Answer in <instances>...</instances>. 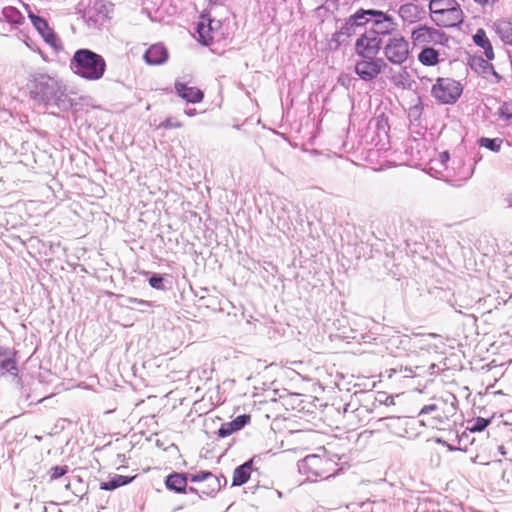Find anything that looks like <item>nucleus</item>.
<instances>
[{
    "label": "nucleus",
    "instance_id": "f257e3e1",
    "mask_svg": "<svg viewBox=\"0 0 512 512\" xmlns=\"http://www.w3.org/2000/svg\"><path fill=\"white\" fill-rule=\"evenodd\" d=\"M30 98L45 108H57L67 112L76 104L69 96L68 88L57 77L48 74H36L28 83Z\"/></svg>",
    "mask_w": 512,
    "mask_h": 512
},
{
    "label": "nucleus",
    "instance_id": "f03ea898",
    "mask_svg": "<svg viewBox=\"0 0 512 512\" xmlns=\"http://www.w3.org/2000/svg\"><path fill=\"white\" fill-rule=\"evenodd\" d=\"M69 67L80 78L96 81L104 76L107 66L102 55L88 48H80L74 52Z\"/></svg>",
    "mask_w": 512,
    "mask_h": 512
},
{
    "label": "nucleus",
    "instance_id": "7ed1b4c3",
    "mask_svg": "<svg viewBox=\"0 0 512 512\" xmlns=\"http://www.w3.org/2000/svg\"><path fill=\"white\" fill-rule=\"evenodd\" d=\"M297 467L308 481H317L334 476L336 463L325 454H311L299 460Z\"/></svg>",
    "mask_w": 512,
    "mask_h": 512
},
{
    "label": "nucleus",
    "instance_id": "20e7f679",
    "mask_svg": "<svg viewBox=\"0 0 512 512\" xmlns=\"http://www.w3.org/2000/svg\"><path fill=\"white\" fill-rule=\"evenodd\" d=\"M364 16V26H370L367 29L368 35H377L381 38L397 30V23L388 13L376 9H364Z\"/></svg>",
    "mask_w": 512,
    "mask_h": 512
},
{
    "label": "nucleus",
    "instance_id": "39448f33",
    "mask_svg": "<svg viewBox=\"0 0 512 512\" xmlns=\"http://www.w3.org/2000/svg\"><path fill=\"white\" fill-rule=\"evenodd\" d=\"M16 356V350L0 345V377H4L8 374L12 375L17 385L20 386L22 395L25 397L26 401H29L31 396L27 393V389L23 386L22 379L18 375L19 369Z\"/></svg>",
    "mask_w": 512,
    "mask_h": 512
},
{
    "label": "nucleus",
    "instance_id": "423d86ee",
    "mask_svg": "<svg viewBox=\"0 0 512 512\" xmlns=\"http://www.w3.org/2000/svg\"><path fill=\"white\" fill-rule=\"evenodd\" d=\"M463 88L461 84L452 78H441L436 80L432 86V95L443 104H454L461 96Z\"/></svg>",
    "mask_w": 512,
    "mask_h": 512
},
{
    "label": "nucleus",
    "instance_id": "0eeeda50",
    "mask_svg": "<svg viewBox=\"0 0 512 512\" xmlns=\"http://www.w3.org/2000/svg\"><path fill=\"white\" fill-rule=\"evenodd\" d=\"M364 9L361 8L352 14L338 31L332 34L330 45L334 49H338L343 43H345L350 37L356 33L357 27L364 26Z\"/></svg>",
    "mask_w": 512,
    "mask_h": 512
},
{
    "label": "nucleus",
    "instance_id": "6e6552de",
    "mask_svg": "<svg viewBox=\"0 0 512 512\" xmlns=\"http://www.w3.org/2000/svg\"><path fill=\"white\" fill-rule=\"evenodd\" d=\"M386 59L395 65H401L408 59L410 50L408 41L400 34L391 36L383 46Z\"/></svg>",
    "mask_w": 512,
    "mask_h": 512
},
{
    "label": "nucleus",
    "instance_id": "1a4fd4ad",
    "mask_svg": "<svg viewBox=\"0 0 512 512\" xmlns=\"http://www.w3.org/2000/svg\"><path fill=\"white\" fill-rule=\"evenodd\" d=\"M361 59L356 61L354 71L357 76L366 82L373 81L387 67V63L376 56H359Z\"/></svg>",
    "mask_w": 512,
    "mask_h": 512
},
{
    "label": "nucleus",
    "instance_id": "9d476101",
    "mask_svg": "<svg viewBox=\"0 0 512 512\" xmlns=\"http://www.w3.org/2000/svg\"><path fill=\"white\" fill-rule=\"evenodd\" d=\"M187 483H199L208 482V488L210 492H206L207 497H214L223 486L226 485L227 480L223 475L216 476L210 471H199L194 474L186 473Z\"/></svg>",
    "mask_w": 512,
    "mask_h": 512
},
{
    "label": "nucleus",
    "instance_id": "9b49d317",
    "mask_svg": "<svg viewBox=\"0 0 512 512\" xmlns=\"http://www.w3.org/2000/svg\"><path fill=\"white\" fill-rule=\"evenodd\" d=\"M382 48V39L377 35H368L366 30L355 43V51L358 56L377 57Z\"/></svg>",
    "mask_w": 512,
    "mask_h": 512
},
{
    "label": "nucleus",
    "instance_id": "f8f14e48",
    "mask_svg": "<svg viewBox=\"0 0 512 512\" xmlns=\"http://www.w3.org/2000/svg\"><path fill=\"white\" fill-rule=\"evenodd\" d=\"M435 22L438 26L454 27L463 22V12L457 2L447 9H438L434 11Z\"/></svg>",
    "mask_w": 512,
    "mask_h": 512
},
{
    "label": "nucleus",
    "instance_id": "ddd939ff",
    "mask_svg": "<svg viewBox=\"0 0 512 512\" xmlns=\"http://www.w3.org/2000/svg\"><path fill=\"white\" fill-rule=\"evenodd\" d=\"M445 37V33L432 27L418 26L412 31L411 38L414 45L438 43Z\"/></svg>",
    "mask_w": 512,
    "mask_h": 512
},
{
    "label": "nucleus",
    "instance_id": "4468645a",
    "mask_svg": "<svg viewBox=\"0 0 512 512\" xmlns=\"http://www.w3.org/2000/svg\"><path fill=\"white\" fill-rule=\"evenodd\" d=\"M489 61L490 60L487 58L484 59L481 56H475L470 60V66L475 72L482 75V77L486 79H488V75H491L493 77L491 82L498 84L501 82L502 76L494 69V66L489 63Z\"/></svg>",
    "mask_w": 512,
    "mask_h": 512
},
{
    "label": "nucleus",
    "instance_id": "2eb2a0df",
    "mask_svg": "<svg viewBox=\"0 0 512 512\" xmlns=\"http://www.w3.org/2000/svg\"><path fill=\"white\" fill-rule=\"evenodd\" d=\"M174 89L177 96L188 103H200L204 98V93L202 90L197 87H189L186 83L180 80L175 81Z\"/></svg>",
    "mask_w": 512,
    "mask_h": 512
},
{
    "label": "nucleus",
    "instance_id": "dca6fc26",
    "mask_svg": "<svg viewBox=\"0 0 512 512\" xmlns=\"http://www.w3.org/2000/svg\"><path fill=\"white\" fill-rule=\"evenodd\" d=\"M398 14L404 22L412 24L423 19L426 11L421 5L406 3L400 6Z\"/></svg>",
    "mask_w": 512,
    "mask_h": 512
},
{
    "label": "nucleus",
    "instance_id": "f3484780",
    "mask_svg": "<svg viewBox=\"0 0 512 512\" xmlns=\"http://www.w3.org/2000/svg\"><path fill=\"white\" fill-rule=\"evenodd\" d=\"M169 57L168 50L160 43L151 45L144 53L143 58L148 65H162Z\"/></svg>",
    "mask_w": 512,
    "mask_h": 512
},
{
    "label": "nucleus",
    "instance_id": "a211bd4d",
    "mask_svg": "<svg viewBox=\"0 0 512 512\" xmlns=\"http://www.w3.org/2000/svg\"><path fill=\"white\" fill-rule=\"evenodd\" d=\"M250 419V415L242 414L230 422L223 423L217 431L218 437L225 438L243 429L250 422Z\"/></svg>",
    "mask_w": 512,
    "mask_h": 512
},
{
    "label": "nucleus",
    "instance_id": "6ab92c4d",
    "mask_svg": "<svg viewBox=\"0 0 512 512\" xmlns=\"http://www.w3.org/2000/svg\"><path fill=\"white\" fill-rule=\"evenodd\" d=\"M165 487L178 494L187 493V478L185 472H172L165 477Z\"/></svg>",
    "mask_w": 512,
    "mask_h": 512
},
{
    "label": "nucleus",
    "instance_id": "aec40b11",
    "mask_svg": "<svg viewBox=\"0 0 512 512\" xmlns=\"http://www.w3.org/2000/svg\"><path fill=\"white\" fill-rule=\"evenodd\" d=\"M254 459L255 457L247 460L235 468L232 477V486L238 487L247 483L253 471Z\"/></svg>",
    "mask_w": 512,
    "mask_h": 512
},
{
    "label": "nucleus",
    "instance_id": "412c9836",
    "mask_svg": "<svg viewBox=\"0 0 512 512\" xmlns=\"http://www.w3.org/2000/svg\"><path fill=\"white\" fill-rule=\"evenodd\" d=\"M135 478L136 476L114 474L109 477L108 481H103L100 483V489L105 491H113L119 487L130 484Z\"/></svg>",
    "mask_w": 512,
    "mask_h": 512
},
{
    "label": "nucleus",
    "instance_id": "4be33fe9",
    "mask_svg": "<svg viewBox=\"0 0 512 512\" xmlns=\"http://www.w3.org/2000/svg\"><path fill=\"white\" fill-rule=\"evenodd\" d=\"M474 43L484 50V54L488 60L494 59V51L490 40L488 39L484 29L479 28L473 35Z\"/></svg>",
    "mask_w": 512,
    "mask_h": 512
},
{
    "label": "nucleus",
    "instance_id": "5701e85b",
    "mask_svg": "<svg viewBox=\"0 0 512 512\" xmlns=\"http://www.w3.org/2000/svg\"><path fill=\"white\" fill-rule=\"evenodd\" d=\"M495 31L500 39L508 45H512V20L499 19L494 23Z\"/></svg>",
    "mask_w": 512,
    "mask_h": 512
},
{
    "label": "nucleus",
    "instance_id": "b1692460",
    "mask_svg": "<svg viewBox=\"0 0 512 512\" xmlns=\"http://www.w3.org/2000/svg\"><path fill=\"white\" fill-rule=\"evenodd\" d=\"M418 61L424 66H435L439 63V51L431 46H424L418 54Z\"/></svg>",
    "mask_w": 512,
    "mask_h": 512
},
{
    "label": "nucleus",
    "instance_id": "393cba45",
    "mask_svg": "<svg viewBox=\"0 0 512 512\" xmlns=\"http://www.w3.org/2000/svg\"><path fill=\"white\" fill-rule=\"evenodd\" d=\"M380 421L384 423L387 429L396 435L401 436L402 432H406V429L403 427L405 424V418L389 416L381 418Z\"/></svg>",
    "mask_w": 512,
    "mask_h": 512
},
{
    "label": "nucleus",
    "instance_id": "a878e982",
    "mask_svg": "<svg viewBox=\"0 0 512 512\" xmlns=\"http://www.w3.org/2000/svg\"><path fill=\"white\" fill-rule=\"evenodd\" d=\"M446 402L445 406H442L443 408L440 409V413L435 415V419H448L449 417H452L456 414L457 410V399L454 395H450L448 399H444Z\"/></svg>",
    "mask_w": 512,
    "mask_h": 512
},
{
    "label": "nucleus",
    "instance_id": "bb28decb",
    "mask_svg": "<svg viewBox=\"0 0 512 512\" xmlns=\"http://www.w3.org/2000/svg\"><path fill=\"white\" fill-rule=\"evenodd\" d=\"M2 15L8 22L13 24H21L22 21L24 20V17L21 14V12L17 8L12 6L4 7L2 10Z\"/></svg>",
    "mask_w": 512,
    "mask_h": 512
},
{
    "label": "nucleus",
    "instance_id": "cd10ccee",
    "mask_svg": "<svg viewBox=\"0 0 512 512\" xmlns=\"http://www.w3.org/2000/svg\"><path fill=\"white\" fill-rule=\"evenodd\" d=\"M498 118L506 123L512 121V100L503 101L498 110H497Z\"/></svg>",
    "mask_w": 512,
    "mask_h": 512
},
{
    "label": "nucleus",
    "instance_id": "c85d7f7f",
    "mask_svg": "<svg viewBox=\"0 0 512 512\" xmlns=\"http://www.w3.org/2000/svg\"><path fill=\"white\" fill-rule=\"evenodd\" d=\"M364 401H371L374 400L375 402H378L379 404H387V400H390L391 403H393V398L391 396H388L385 392H378L377 395H375L372 391L362 392L361 393Z\"/></svg>",
    "mask_w": 512,
    "mask_h": 512
},
{
    "label": "nucleus",
    "instance_id": "c756f323",
    "mask_svg": "<svg viewBox=\"0 0 512 512\" xmlns=\"http://www.w3.org/2000/svg\"><path fill=\"white\" fill-rule=\"evenodd\" d=\"M502 139L482 137L478 140L479 146L484 147L493 152H499L501 149Z\"/></svg>",
    "mask_w": 512,
    "mask_h": 512
},
{
    "label": "nucleus",
    "instance_id": "7c9ffc66",
    "mask_svg": "<svg viewBox=\"0 0 512 512\" xmlns=\"http://www.w3.org/2000/svg\"><path fill=\"white\" fill-rule=\"evenodd\" d=\"M196 31L198 33L199 42L205 46L210 45L213 42L210 28H207L203 23L197 25Z\"/></svg>",
    "mask_w": 512,
    "mask_h": 512
},
{
    "label": "nucleus",
    "instance_id": "2f4dec72",
    "mask_svg": "<svg viewBox=\"0 0 512 512\" xmlns=\"http://www.w3.org/2000/svg\"><path fill=\"white\" fill-rule=\"evenodd\" d=\"M458 164V171L456 172L455 175L457 176L458 181L465 182L472 177L474 168L472 167V165H466L461 161H459Z\"/></svg>",
    "mask_w": 512,
    "mask_h": 512
},
{
    "label": "nucleus",
    "instance_id": "473e14b6",
    "mask_svg": "<svg viewBox=\"0 0 512 512\" xmlns=\"http://www.w3.org/2000/svg\"><path fill=\"white\" fill-rule=\"evenodd\" d=\"M125 300L127 302V305H126L127 308L133 309V307L130 306L129 304H136L139 307L137 310L140 312H146L147 308H151L154 306V303L151 301L138 299V298H134V297H126Z\"/></svg>",
    "mask_w": 512,
    "mask_h": 512
},
{
    "label": "nucleus",
    "instance_id": "72a5a7b5",
    "mask_svg": "<svg viewBox=\"0 0 512 512\" xmlns=\"http://www.w3.org/2000/svg\"><path fill=\"white\" fill-rule=\"evenodd\" d=\"M445 405H446V402L444 401V399H442V398L436 399L435 403H431V404L423 406L419 412V416L427 415L432 412H436V414H438V413H440V409L443 408L442 406H445Z\"/></svg>",
    "mask_w": 512,
    "mask_h": 512
},
{
    "label": "nucleus",
    "instance_id": "f704fd0d",
    "mask_svg": "<svg viewBox=\"0 0 512 512\" xmlns=\"http://www.w3.org/2000/svg\"><path fill=\"white\" fill-rule=\"evenodd\" d=\"M69 472V467L67 465L62 466H53L49 469L48 475H49V481H55L59 478L63 477Z\"/></svg>",
    "mask_w": 512,
    "mask_h": 512
},
{
    "label": "nucleus",
    "instance_id": "c9c22d12",
    "mask_svg": "<svg viewBox=\"0 0 512 512\" xmlns=\"http://www.w3.org/2000/svg\"><path fill=\"white\" fill-rule=\"evenodd\" d=\"M164 281H165L164 276L161 274H158V273H153L148 279L149 285L153 289L160 290V291H165L167 289Z\"/></svg>",
    "mask_w": 512,
    "mask_h": 512
},
{
    "label": "nucleus",
    "instance_id": "e433bc0d",
    "mask_svg": "<svg viewBox=\"0 0 512 512\" xmlns=\"http://www.w3.org/2000/svg\"><path fill=\"white\" fill-rule=\"evenodd\" d=\"M491 420L483 417H477L473 420L471 426L468 427L470 432H482L490 424Z\"/></svg>",
    "mask_w": 512,
    "mask_h": 512
},
{
    "label": "nucleus",
    "instance_id": "4c0bfd02",
    "mask_svg": "<svg viewBox=\"0 0 512 512\" xmlns=\"http://www.w3.org/2000/svg\"><path fill=\"white\" fill-rule=\"evenodd\" d=\"M45 42L47 44H49L51 47H53L54 49H58L61 47V42H60V39L59 37L55 34V32L53 31V29H49L48 31H46L44 34L41 35Z\"/></svg>",
    "mask_w": 512,
    "mask_h": 512
},
{
    "label": "nucleus",
    "instance_id": "58836bf2",
    "mask_svg": "<svg viewBox=\"0 0 512 512\" xmlns=\"http://www.w3.org/2000/svg\"><path fill=\"white\" fill-rule=\"evenodd\" d=\"M455 0H431L429 7L431 12L434 14V11L438 9H447L448 7H451Z\"/></svg>",
    "mask_w": 512,
    "mask_h": 512
},
{
    "label": "nucleus",
    "instance_id": "ea45409f",
    "mask_svg": "<svg viewBox=\"0 0 512 512\" xmlns=\"http://www.w3.org/2000/svg\"><path fill=\"white\" fill-rule=\"evenodd\" d=\"M183 126V124L174 119V118H166L164 121H162L159 125L160 128H163V129H173V128H181Z\"/></svg>",
    "mask_w": 512,
    "mask_h": 512
},
{
    "label": "nucleus",
    "instance_id": "a19ab883",
    "mask_svg": "<svg viewBox=\"0 0 512 512\" xmlns=\"http://www.w3.org/2000/svg\"><path fill=\"white\" fill-rule=\"evenodd\" d=\"M421 114H422V107L420 105H415L409 109L408 117L411 122H415V121L419 120Z\"/></svg>",
    "mask_w": 512,
    "mask_h": 512
},
{
    "label": "nucleus",
    "instance_id": "79ce46f5",
    "mask_svg": "<svg viewBox=\"0 0 512 512\" xmlns=\"http://www.w3.org/2000/svg\"><path fill=\"white\" fill-rule=\"evenodd\" d=\"M377 129L379 133L382 132L383 134L387 135L389 125L386 118L380 117L377 119Z\"/></svg>",
    "mask_w": 512,
    "mask_h": 512
},
{
    "label": "nucleus",
    "instance_id": "37998d69",
    "mask_svg": "<svg viewBox=\"0 0 512 512\" xmlns=\"http://www.w3.org/2000/svg\"><path fill=\"white\" fill-rule=\"evenodd\" d=\"M36 30L40 33V35L44 34L46 31L50 29L48 22L43 18L36 25H34Z\"/></svg>",
    "mask_w": 512,
    "mask_h": 512
},
{
    "label": "nucleus",
    "instance_id": "c03bdc74",
    "mask_svg": "<svg viewBox=\"0 0 512 512\" xmlns=\"http://www.w3.org/2000/svg\"><path fill=\"white\" fill-rule=\"evenodd\" d=\"M450 160V154L448 151H443L439 154L440 163L446 167L448 161Z\"/></svg>",
    "mask_w": 512,
    "mask_h": 512
},
{
    "label": "nucleus",
    "instance_id": "a18cd8bd",
    "mask_svg": "<svg viewBox=\"0 0 512 512\" xmlns=\"http://www.w3.org/2000/svg\"><path fill=\"white\" fill-rule=\"evenodd\" d=\"M208 488V482H201V484L199 485V491L201 493V497L204 498V497H207L206 496V492H210V488Z\"/></svg>",
    "mask_w": 512,
    "mask_h": 512
},
{
    "label": "nucleus",
    "instance_id": "49530a36",
    "mask_svg": "<svg viewBox=\"0 0 512 512\" xmlns=\"http://www.w3.org/2000/svg\"><path fill=\"white\" fill-rule=\"evenodd\" d=\"M28 17L29 19L31 20L33 26L37 24V22H39L41 19H43L42 17L34 14L32 11H28Z\"/></svg>",
    "mask_w": 512,
    "mask_h": 512
},
{
    "label": "nucleus",
    "instance_id": "de8ad7c7",
    "mask_svg": "<svg viewBox=\"0 0 512 512\" xmlns=\"http://www.w3.org/2000/svg\"><path fill=\"white\" fill-rule=\"evenodd\" d=\"M187 492L197 495L199 499H203L201 497V493L199 491V487H193V486H188L187 485Z\"/></svg>",
    "mask_w": 512,
    "mask_h": 512
},
{
    "label": "nucleus",
    "instance_id": "09e8293b",
    "mask_svg": "<svg viewBox=\"0 0 512 512\" xmlns=\"http://www.w3.org/2000/svg\"><path fill=\"white\" fill-rule=\"evenodd\" d=\"M474 1L483 7H485L487 5H492L494 2V0H474Z\"/></svg>",
    "mask_w": 512,
    "mask_h": 512
},
{
    "label": "nucleus",
    "instance_id": "8fccbe9b",
    "mask_svg": "<svg viewBox=\"0 0 512 512\" xmlns=\"http://www.w3.org/2000/svg\"><path fill=\"white\" fill-rule=\"evenodd\" d=\"M184 113L189 116V117H192V116H195L196 115V109L194 108H188V109H185L184 110Z\"/></svg>",
    "mask_w": 512,
    "mask_h": 512
},
{
    "label": "nucleus",
    "instance_id": "3c124183",
    "mask_svg": "<svg viewBox=\"0 0 512 512\" xmlns=\"http://www.w3.org/2000/svg\"><path fill=\"white\" fill-rule=\"evenodd\" d=\"M498 452L502 455V456H505L507 454V451H506V448L504 445H499L498 446Z\"/></svg>",
    "mask_w": 512,
    "mask_h": 512
},
{
    "label": "nucleus",
    "instance_id": "603ef678",
    "mask_svg": "<svg viewBox=\"0 0 512 512\" xmlns=\"http://www.w3.org/2000/svg\"><path fill=\"white\" fill-rule=\"evenodd\" d=\"M44 399H45V397H40V398L31 399V400H30V404L40 403V402H42Z\"/></svg>",
    "mask_w": 512,
    "mask_h": 512
},
{
    "label": "nucleus",
    "instance_id": "864d4df0",
    "mask_svg": "<svg viewBox=\"0 0 512 512\" xmlns=\"http://www.w3.org/2000/svg\"><path fill=\"white\" fill-rule=\"evenodd\" d=\"M508 202H509V206L512 207V197L510 199H508Z\"/></svg>",
    "mask_w": 512,
    "mask_h": 512
},
{
    "label": "nucleus",
    "instance_id": "5fc2aeb1",
    "mask_svg": "<svg viewBox=\"0 0 512 512\" xmlns=\"http://www.w3.org/2000/svg\"><path fill=\"white\" fill-rule=\"evenodd\" d=\"M449 450H456V448L449 446Z\"/></svg>",
    "mask_w": 512,
    "mask_h": 512
},
{
    "label": "nucleus",
    "instance_id": "6e6d98bb",
    "mask_svg": "<svg viewBox=\"0 0 512 512\" xmlns=\"http://www.w3.org/2000/svg\"><path fill=\"white\" fill-rule=\"evenodd\" d=\"M389 404H392V403L390 402V400H387V404L386 405H389Z\"/></svg>",
    "mask_w": 512,
    "mask_h": 512
}]
</instances>
